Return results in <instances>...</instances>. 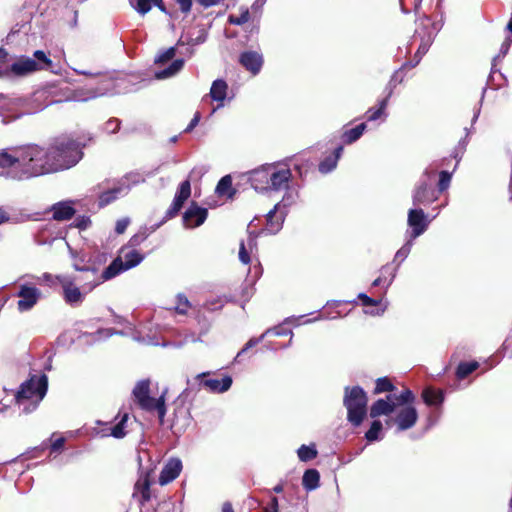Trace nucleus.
Returning <instances> with one entry per match:
<instances>
[{
  "label": "nucleus",
  "instance_id": "obj_1",
  "mask_svg": "<svg viewBox=\"0 0 512 512\" xmlns=\"http://www.w3.org/2000/svg\"><path fill=\"white\" fill-rule=\"evenodd\" d=\"M83 157L80 144L62 136L47 148L36 144L0 149L1 175L22 181L68 169Z\"/></svg>",
  "mask_w": 512,
  "mask_h": 512
},
{
  "label": "nucleus",
  "instance_id": "obj_2",
  "mask_svg": "<svg viewBox=\"0 0 512 512\" xmlns=\"http://www.w3.org/2000/svg\"><path fill=\"white\" fill-rule=\"evenodd\" d=\"M48 378L45 374L33 375L23 382L17 391L16 402L22 406L25 414L31 413L40 404L47 393Z\"/></svg>",
  "mask_w": 512,
  "mask_h": 512
},
{
  "label": "nucleus",
  "instance_id": "obj_3",
  "mask_svg": "<svg viewBox=\"0 0 512 512\" xmlns=\"http://www.w3.org/2000/svg\"><path fill=\"white\" fill-rule=\"evenodd\" d=\"M77 269L85 273V280H89V283L83 287L84 292L75 285L74 280L69 276L57 275L56 277L62 287L64 301L72 307H77L84 301L85 294L92 290L90 287L94 284L97 277H100L99 270L96 267ZM76 280H84V278H76Z\"/></svg>",
  "mask_w": 512,
  "mask_h": 512
},
{
  "label": "nucleus",
  "instance_id": "obj_4",
  "mask_svg": "<svg viewBox=\"0 0 512 512\" xmlns=\"http://www.w3.org/2000/svg\"><path fill=\"white\" fill-rule=\"evenodd\" d=\"M168 388H165L158 398L150 396V380L143 379L136 383L132 390V395L135 403L144 411H156L160 424L164 423V418L167 412L165 397Z\"/></svg>",
  "mask_w": 512,
  "mask_h": 512
},
{
  "label": "nucleus",
  "instance_id": "obj_5",
  "mask_svg": "<svg viewBox=\"0 0 512 512\" xmlns=\"http://www.w3.org/2000/svg\"><path fill=\"white\" fill-rule=\"evenodd\" d=\"M144 260V255L140 253L136 249H131L129 247H123L120 250V254L116 257L108 267H106L100 277L94 281V284L90 287V289H94L96 286L101 284L106 280H110L117 276L118 274L127 271L131 268L136 267Z\"/></svg>",
  "mask_w": 512,
  "mask_h": 512
},
{
  "label": "nucleus",
  "instance_id": "obj_6",
  "mask_svg": "<svg viewBox=\"0 0 512 512\" xmlns=\"http://www.w3.org/2000/svg\"><path fill=\"white\" fill-rule=\"evenodd\" d=\"M367 402V394L360 386L345 387L343 405L347 409V420L354 427L360 426L366 417Z\"/></svg>",
  "mask_w": 512,
  "mask_h": 512
},
{
  "label": "nucleus",
  "instance_id": "obj_7",
  "mask_svg": "<svg viewBox=\"0 0 512 512\" xmlns=\"http://www.w3.org/2000/svg\"><path fill=\"white\" fill-rule=\"evenodd\" d=\"M284 190L285 193L281 201H279L266 216L267 224L263 232L267 234H276L282 229L288 209L296 204L299 198V193L296 189L288 186V188Z\"/></svg>",
  "mask_w": 512,
  "mask_h": 512
},
{
  "label": "nucleus",
  "instance_id": "obj_8",
  "mask_svg": "<svg viewBox=\"0 0 512 512\" xmlns=\"http://www.w3.org/2000/svg\"><path fill=\"white\" fill-rule=\"evenodd\" d=\"M414 401L415 395L410 389H404L400 393H390L386 398H380L371 405L369 415L371 418L382 415L390 417L398 407L412 404Z\"/></svg>",
  "mask_w": 512,
  "mask_h": 512
},
{
  "label": "nucleus",
  "instance_id": "obj_9",
  "mask_svg": "<svg viewBox=\"0 0 512 512\" xmlns=\"http://www.w3.org/2000/svg\"><path fill=\"white\" fill-rule=\"evenodd\" d=\"M52 64L51 59L42 50H36L33 58L21 56L10 65V72L14 76L23 77L39 70H46Z\"/></svg>",
  "mask_w": 512,
  "mask_h": 512
},
{
  "label": "nucleus",
  "instance_id": "obj_10",
  "mask_svg": "<svg viewBox=\"0 0 512 512\" xmlns=\"http://www.w3.org/2000/svg\"><path fill=\"white\" fill-rule=\"evenodd\" d=\"M434 175L435 169H431L430 167H427L422 173L412 194L414 206H426L439 198L438 192L431 185Z\"/></svg>",
  "mask_w": 512,
  "mask_h": 512
},
{
  "label": "nucleus",
  "instance_id": "obj_11",
  "mask_svg": "<svg viewBox=\"0 0 512 512\" xmlns=\"http://www.w3.org/2000/svg\"><path fill=\"white\" fill-rule=\"evenodd\" d=\"M393 416L388 417L386 420L387 426H396V432L406 431L411 429L417 422L418 412L412 404H404L394 411Z\"/></svg>",
  "mask_w": 512,
  "mask_h": 512
},
{
  "label": "nucleus",
  "instance_id": "obj_12",
  "mask_svg": "<svg viewBox=\"0 0 512 512\" xmlns=\"http://www.w3.org/2000/svg\"><path fill=\"white\" fill-rule=\"evenodd\" d=\"M191 195V184L188 179L184 180L180 183L177 191L175 193L174 199L167 209L165 217L159 223L153 225L151 231H156L161 225H163L167 220L175 217L179 211L182 209L184 203L188 200Z\"/></svg>",
  "mask_w": 512,
  "mask_h": 512
},
{
  "label": "nucleus",
  "instance_id": "obj_13",
  "mask_svg": "<svg viewBox=\"0 0 512 512\" xmlns=\"http://www.w3.org/2000/svg\"><path fill=\"white\" fill-rule=\"evenodd\" d=\"M143 181L144 178L138 173L127 174L124 178L121 179L118 186L101 194L100 204L107 205L114 201L118 196L126 195L132 185H136Z\"/></svg>",
  "mask_w": 512,
  "mask_h": 512
},
{
  "label": "nucleus",
  "instance_id": "obj_14",
  "mask_svg": "<svg viewBox=\"0 0 512 512\" xmlns=\"http://www.w3.org/2000/svg\"><path fill=\"white\" fill-rule=\"evenodd\" d=\"M119 80L120 79H113L112 77H105V79L102 81L104 84L103 88H100L99 90H89L86 92L83 90H76L74 91L71 99L74 101H88L108 93H118L120 92L118 83Z\"/></svg>",
  "mask_w": 512,
  "mask_h": 512
},
{
  "label": "nucleus",
  "instance_id": "obj_15",
  "mask_svg": "<svg viewBox=\"0 0 512 512\" xmlns=\"http://www.w3.org/2000/svg\"><path fill=\"white\" fill-rule=\"evenodd\" d=\"M17 296L20 298L17 302V308L20 312L31 310L38 302L41 292L39 289L27 284H22L19 287Z\"/></svg>",
  "mask_w": 512,
  "mask_h": 512
},
{
  "label": "nucleus",
  "instance_id": "obj_16",
  "mask_svg": "<svg viewBox=\"0 0 512 512\" xmlns=\"http://www.w3.org/2000/svg\"><path fill=\"white\" fill-rule=\"evenodd\" d=\"M208 375V372L200 373L196 376V380H199V384L206 388L209 392L219 394L224 393L231 388L233 383L231 376L226 375L222 379H206L205 377Z\"/></svg>",
  "mask_w": 512,
  "mask_h": 512
},
{
  "label": "nucleus",
  "instance_id": "obj_17",
  "mask_svg": "<svg viewBox=\"0 0 512 512\" xmlns=\"http://www.w3.org/2000/svg\"><path fill=\"white\" fill-rule=\"evenodd\" d=\"M291 179L292 172L289 168H278L272 164V169H270L269 191H281L288 188Z\"/></svg>",
  "mask_w": 512,
  "mask_h": 512
},
{
  "label": "nucleus",
  "instance_id": "obj_18",
  "mask_svg": "<svg viewBox=\"0 0 512 512\" xmlns=\"http://www.w3.org/2000/svg\"><path fill=\"white\" fill-rule=\"evenodd\" d=\"M208 216L206 208L198 206L197 203L192 202L190 206L183 213V223L186 228H196L201 226Z\"/></svg>",
  "mask_w": 512,
  "mask_h": 512
},
{
  "label": "nucleus",
  "instance_id": "obj_19",
  "mask_svg": "<svg viewBox=\"0 0 512 512\" xmlns=\"http://www.w3.org/2000/svg\"><path fill=\"white\" fill-rule=\"evenodd\" d=\"M239 63L252 75L256 76L260 73L264 58L259 51L247 50L239 55Z\"/></svg>",
  "mask_w": 512,
  "mask_h": 512
},
{
  "label": "nucleus",
  "instance_id": "obj_20",
  "mask_svg": "<svg viewBox=\"0 0 512 512\" xmlns=\"http://www.w3.org/2000/svg\"><path fill=\"white\" fill-rule=\"evenodd\" d=\"M407 223L412 228L410 237L416 239L426 231L429 221L422 209H410Z\"/></svg>",
  "mask_w": 512,
  "mask_h": 512
},
{
  "label": "nucleus",
  "instance_id": "obj_21",
  "mask_svg": "<svg viewBox=\"0 0 512 512\" xmlns=\"http://www.w3.org/2000/svg\"><path fill=\"white\" fill-rule=\"evenodd\" d=\"M270 169H272V164L263 165L257 169H254L249 174V181L251 186L259 192H267L269 191V178H270Z\"/></svg>",
  "mask_w": 512,
  "mask_h": 512
},
{
  "label": "nucleus",
  "instance_id": "obj_22",
  "mask_svg": "<svg viewBox=\"0 0 512 512\" xmlns=\"http://www.w3.org/2000/svg\"><path fill=\"white\" fill-rule=\"evenodd\" d=\"M441 29V25H439L438 23H433L432 24V28L431 30L427 33L426 36L422 37L421 38V43L418 47V50L417 52L415 53L414 55V61L412 62H407L405 63L402 68H405V67H415L419 64V62L421 61L422 57L427 53V51L429 50L434 38H435V35L438 33V31Z\"/></svg>",
  "mask_w": 512,
  "mask_h": 512
},
{
  "label": "nucleus",
  "instance_id": "obj_23",
  "mask_svg": "<svg viewBox=\"0 0 512 512\" xmlns=\"http://www.w3.org/2000/svg\"><path fill=\"white\" fill-rule=\"evenodd\" d=\"M182 470V462L179 458H171L163 467L160 476L159 484L166 485L175 480Z\"/></svg>",
  "mask_w": 512,
  "mask_h": 512
},
{
  "label": "nucleus",
  "instance_id": "obj_24",
  "mask_svg": "<svg viewBox=\"0 0 512 512\" xmlns=\"http://www.w3.org/2000/svg\"><path fill=\"white\" fill-rule=\"evenodd\" d=\"M52 217L57 221H65L71 219L75 214L72 201H60L51 207Z\"/></svg>",
  "mask_w": 512,
  "mask_h": 512
},
{
  "label": "nucleus",
  "instance_id": "obj_25",
  "mask_svg": "<svg viewBox=\"0 0 512 512\" xmlns=\"http://www.w3.org/2000/svg\"><path fill=\"white\" fill-rule=\"evenodd\" d=\"M343 152V147L338 146L332 155L327 156L324 160H322L318 166L319 171L322 174H327L333 171L336 166L341 154Z\"/></svg>",
  "mask_w": 512,
  "mask_h": 512
},
{
  "label": "nucleus",
  "instance_id": "obj_26",
  "mask_svg": "<svg viewBox=\"0 0 512 512\" xmlns=\"http://www.w3.org/2000/svg\"><path fill=\"white\" fill-rule=\"evenodd\" d=\"M228 85L226 81L222 79H217L212 83L210 89V96L214 101L221 102L225 100L227 96ZM223 106V104L218 105V107Z\"/></svg>",
  "mask_w": 512,
  "mask_h": 512
},
{
  "label": "nucleus",
  "instance_id": "obj_27",
  "mask_svg": "<svg viewBox=\"0 0 512 512\" xmlns=\"http://www.w3.org/2000/svg\"><path fill=\"white\" fill-rule=\"evenodd\" d=\"M184 66L183 59L174 60L167 68L155 72V78L158 80L168 79L175 76Z\"/></svg>",
  "mask_w": 512,
  "mask_h": 512
},
{
  "label": "nucleus",
  "instance_id": "obj_28",
  "mask_svg": "<svg viewBox=\"0 0 512 512\" xmlns=\"http://www.w3.org/2000/svg\"><path fill=\"white\" fill-rule=\"evenodd\" d=\"M422 398L425 404L429 406H439L444 401V395L441 390L426 388L422 392Z\"/></svg>",
  "mask_w": 512,
  "mask_h": 512
},
{
  "label": "nucleus",
  "instance_id": "obj_29",
  "mask_svg": "<svg viewBox=\"0 0 512 512\" xmlns=\"http://www.w3.org/2000/svg\"><path fill=\"white\" fill-rule=\"evenodd\" d=\"M320 474L316 469H307L302 478V485L307 491L315 490L319 486Z\"/></svg>",
  "mask_w": 512,
  "mask_h": 512
},
{
  "label": "nucleus",
  "instance_id": "obj_30",
  "mask_svg": "<svg viewBox=\"0 0 512 512\" xmlns=\"http://www.w3.org/2000/svg\"><path fill=\"white\" fill-rule=\"evenodd\" d=\"M162 0H129L130 5L140 14L145 15L153 6H159Z\"/></svg>",
  "mask_w": 512,
  "mask_h": 512
},
{
  "label": "nucleus",
  "instance_id": "obj_31",
  "mask_svg": "<svg viewBox=\"0 0 512 512\" xmlns=\"http://www.w3.org/2000/svg\"><path fill=\"white\" fill-rule=\"evenodd\" d=\"M366 127L367 126L365 123H361L354 128L346 130L342 135L343 141L346 144H352L356 142L363 135Z\"/></svg>",
  "mask_w": 512,
  "mask_h": 512
},
{
  "label": "nucleus",
  "instance_id": "obj_32",
  "mask_svg": "<svg viewBox=\"0 0 512 512\" xmlns=\"http://www.w3.org/2000/svg\"><path fill=\"white\" fill-rule=\"evenodd\" d=\"M127 420H128V414L125 413L121 420L115 424L112 428H110V433H103L102 436H112L114 438H117V439H121L123 437H125L126 435V431H125V427H126V423H127Z\"/></svg>",
  "mask_w": 512,
  "mask_h": 512
},
{
  "label": "nucleus",
  "instance_id": "obj_33",
  "mask_svg": "<svg viewBox=\"0 0 512 512\" xmlns=\"http://www.w3.org/2000/svg\"><path fill=\"white\" fill-rule=\"evenodd\" d=\"M479 367V363L477 361L470 362H461L459 363L456 375L459 379H465L472 372H474Z\"/></svg>",
  "mask_w": 512,
  "mask_h": 512
},
{
  "label": "nucleus",
  "instance_id": "obj_34",
  "mask_svg": "<svg viewBox=\"0 0 512 512\" xmlns=\"http://www.w3.org/2000/svg\"><path fill=\"white\" fill-rule=\"evenodd\" d=\"M206 39H207L206 33L203 30H201V31H199V33L196 37H192V36H186L185 38L181 37L180 40L178 41L177 45L178 46L187 45L189 47H194L196 45L204 43L206 41Z\"/></svg>",
  "mask_w": 512,
  "mask_h": 512
},
{
  "label": "nucleus",
  "instance_id": "obj_35",
  "mask_svg": "<svg viewBox=\"0 0 512 512\" xmlns=\"http://www.w3.org/2000/svg\"><path fill=\"white\" fill-rule=\"evenodd\" d=\"M382 423L380 420H374L371 423L369 430L365 433V438L368 442H373L382 439Z\"/></svg>",
  "mask_w": 512,
  "mask_h": 512
},
{
  "label": "nucleus",
  "instance_id": "obj_36",
  "mask_svg": "<svg viewBox=\"0 0 512 512\" xmlns=\"http://www.w3.org/2000/svg\"><path fill=\"white\" fill-rule=\"evenodd\" d=\"M297 455L302 462H308L317 456V450L314 445H301L297 450Z\"/></svg>",
  "mask_w": 512,
  "mask_h": 512
},
{
  "label": "nucleus",
  "instance_id": "obj_37",
  "mask_svg": "<svg viewBox=\"0 0 512 512\" xmlns=\"http://www.w3.org/2000/svg\"><path fill=\"white\" fill-rule=\"evenodd\" d=\"M395 390V386L388 377H381L376 380L374 388V394H380L383 392L392 393Z\"/></svg>",
  "mask_w": 512,
  "mask_h": 512
},
{
  "label": "nucleus",
  "instance_id": "obj_38",
  "mask_svg": "<svg viewBox=\"0 0 512 512\" xmlns=\"http://www.w3.org/2000/svg\"><path fill=\"white\" fill-rule=\"evenodd\" d=\"M396 271H397V268L391 270L390 265L383 266L382 269H381V276H379L377 279H375L373 281L372 286L376 287V286H379V285L383 284L385 282L384 275L386 273H388V272L390 274V279L387 282V287L390 286L392 284L395 276H396Z\"/></svg>",
  "mask_w": 512,
  "mask_h": 512
},
{
  "label": "nucleus",
  "instance_id": "obj_39",
  "mask_svg": "<svg viewBox=\"0 0 512 512\" xmlns=\"http://www.w3.org/2000/svg\"><path fill=\"white\" fill-rule=\"evenodd\" d=\"M272 330L271 329H267L260 337L258 338H251L246 344L245 346L237 353L236 357H235V361L239 362L240 361V357L247 351L249 350L250 348L256 346L258 343H260L267 335L270 334Z\"/></svg>",
  "mask_w": 512,
  "mask_h": 512
},
{
  "label": "nucleus",
  "instance_id": "obj_40",
  "mask_svg": "<svg viewBox=\"0 0 512 512\" xmlns=\"http://www.w3.org/2000/svg\"><path fill=\"white\" fill-rule=\"evenodd\" d=\"M149 487H150V480H149V474H146L144 477H141L135 484V488L141 492L142 498L144 500H149L150 494H149Z\"/></svg>",
  "mask_w": 512,
  "mask_h": 512
},
{
  "label": "nucleus",
  "instance_id": "obj_41",
  "mask_svg": "<svg viewBox=\"0 0 512 512\" xmlns=\"http://www.w3.org/2000/svg\"><path fill=\"white\" fill-rule=\"evenodd\" d=\"M152 227L151 226L150 228H143L142 230H140L137 234L133 235L130 240H129V245L131 247H135V246H138L140 245L143 241H145L147 239V237L153 233L154 231H151L152 230Z\"/></svg>",
  "mask_w": 512,
  "mask_h": 512
},
{
  "label": "nucleus",
  "instance_id": "obj_42",
  "mask_svg": "<svg viewBox=\"0 0 512 512\" xmlns=\"http://www.w3.org/2000/svg\"><path fill=\"white\" fill-rule=\"evenodd\" d=\"M414 239L415 238L410 237V239L404 243V245L396 252L394 261H399L400 264L408 257L411 252Z\"/></svg>",
  "mask_w": 512,
  "mask_h": 512
},
{
  "label": "nucleus",
  "instance_id": "obj_43",
  "mask_svg": "<svg viewBox=\"0 0 512 512\" xmlns=\"http://www.w3.org/2000/svg\"><path fill=\"white\" fill-rule=\"evenodd\" d=\"M401 69H402V67L393 73L388 84L385 87V92L388 93V97L392 96L396 86L398 84L402 83V81H403V76L401 75Z\"/></svg>",
  "mask_w": 512,
  "mask_h": 512
},
{
  "label": "nucleus",
  "instance_id": "obj_44",
  "mask_svg": "<svg viewBox=\"0 0 512 512\" xmlns=\"http://www.w3.org/2000/svg\"><path fill=\"white\" fill-rule=\"evenodd\" d=\"M226 300L224 297L218 296L211 299H208L204 304L203 308L208 311H217L222 309V307L225 305Z\"/></svg>",
  "mask_w": 512,
  "mask_h": 512
},
{
  "label": "nucleus",
  "instance_id": "obj_45",
  "mask_svg": "<svg viewBox=\"0 0 512 512\" xmlns=\"http://www.w3.org/2000/svg\"><path fill=\"white\" fill-rule=\"evenodd\" d=\"M451 178H452L451 172L443 170L439 173L438 191H437L438 194L446 191L449 188Z\"/></svg>",
  "mask_w": 512,
  "mask_h": 512
},
{
  "label": "nucleus",
  "instance_id": "obj_46",
  "mask_svg": "<svg viewBox=\"0 0 512 512\" xmlns=\"http://www.w3.org/2000/svg\"><path fill=\"white\" fill-rule=\"evenodd\" d=\"M114 334H120L123 335V332L121 331H115L113 329H99L93 334H87L86 336L91 337L93 341H99L101 339H106L111 337Z\"/></svg>",
  "mask_w": 512,
  "mask_h": 512
},
{
  "label": "nucleus",
  "instance_id": "obj_47",
  "mask_svg": "<svg viewBox=\"0 0 512 512\" xmlns=\"http://www.w3.org/2000/svg\"><path fill=\"white\" fill-rule=\"evenodd\" d=\"M232 187V178L230 175L223 176L217 186H216V193L219 195H224L228 192L229 189Z\"/></svg>",
  "mask_w": 512,
  "mask_h": 512
},
{
  "label": "nucleus",
  "instance_id": "obj_48",
  "mask_svg": "<svg viewBox=\"0 0 512 512\" xmlns=\"http://www.w3.org/2000/svg\"><path fill=\"white\" fill-rule=\"evenodd\" d=\"M177 305L175 310L179 314H186L189 307H191V303L188 298L184 294H178L177 297Z\"/></svg>",
  "mask_w": 512,
  "mask_h": 512
},
{
  "label": "nucleus",
  "instance_id": "obj_49",
  "mask_svg": "<svg viewBox=\"0 0 512 512\" xmlns=\"http://www.w3.org/2000/svg\"><path fill=\"white\" fill-rule=\"evenodd\" d=\"M250 19V13L248 8H243L239 16L230 15L229 22L233 25H243Z\"/></svg>",
  "mask_w": 512,
  "mask_h": 512
},
{
  "label": "nucleus",
  "instance_id": "obj_50",
  "mask_svg": "<svg viewBox=\"0 0 512 512\" xmlns=\"http://www.w3.org/2000/svg\"><path fill=\"white\" fill-rule=\"evenodd\" d=\"M121 121L117 118H111L104 124V131L110 134L116 133L120 129Z\"/></svg>",
  "mask_w": 512,
  "mask_h": 512
},
{
  "label": "nucleus",
  "instance_id": "obj_51",
  "mask_svg": "<svg viewBox=\"0 0 512 512\" xmlns=\"http://www.w3.org/2000/svg\"><path fill=\"white\" fill-rule=\"evenodd\" d=\"M73 225L79 230H85L91 225L90 217L86 215H80L75 218Z\"/></svg>",
  "mask_w": 512,
  "mask_h": 512
},
{
  "label": "nucleus",
  "instance_id": "obj_52",
  "mask_svg": "<svg viewBox=\"0 0 512 512\" xmlns=\"http://www.w3.org/2000/svg\"><path fill=\"white\" fill-rule=\"evenodd\" d=\"M174 56H175V48L170 47V48L166 49L164 52H162L161 54H159L156 57L155 62L156 63H165V62L171 60Z\"/></svg>",
  "mask_w": 512,
  "mask_h": 512
},
{
  "label": "nucleus",
  "instance_id": "obj_53",
  "mask_svg": "<svg viewBox=\"0 0 512 512\" xmlns=\"http://www.w3.org/2000/svg\"><path fill=\"white\" fill-rule=\"evenodd\" d=\"M366 116L368 121H376L382 116L386 117V113L380 110L379 108H370L366 112Z\"/></svg>",
  "mask_w": 512,
  "mask_h": 512
},
{
  "label": "nucleus",
  "instance_id": "obj_54",
  "mask_svg": "<svg viewBox=\"0 0 512 512\" xmlns=\"http://www.w3.org/2000/svg\"><path fill=\"white\" fill-rule=\"evenodd\" d=\"M467 141L466 139H462L458 143V147L453 152V157L456 159L457 163L461 160L462 154L466 149Z\"/></svg>",
  "mask_w": 512,
  "mask_h": 512
},
{
  "label": "nucleus",
  "instance_id": "obj_55",
  "mask_svg": "<svg viewBox=\"0 0 512 512\" xmlns=\"http://www.w3.org/2000/svg\"><path fill=\"white\" fill-rule=\"evenodd\" d=\"M239 260L243 263V264H248L250 262V256H249V253L246 249V244L244 243V241H241L240 243V247H239Z\"/></svg>",
  "mask_w": 512,
  "mask_h": 512
},
{
  "label": "nucleus",
  "instance_id": "obj_56",
  "mask_svg": "<svg viewBox=\"0 0 512 512\" xmlns=\"http://www.w3.org/2000/svg\"><path fill=\"white\" fill-rule=\"evenodd\" d=\"M358 298L362 301V304L364 306H377L379 304V301L378 300H375L371 297H369L367 294L365 293H360L358 295Z\"/></svg>",
  "mask_w": 512,
  "mask_h": 512
},
{
  "label": "nucleus",
  "instance_id": "obj_57",
  "mask_svg": "<svg viewBox=\"0 0 512 512\" xmlns=\"http://www.w3.org/2000/svg\"><path fill=\"white\" fill-rule=\"evenodd\" d=\"M129 222L130 221H129L128 218L119 219L116 222V226H115L116 233H118V234L124 233L125 230L127 229L128 225H129Z\"/></svg>",
  "mask_w": 512,
  "mask_h": 512
},
{
  "label": "nucleus",
  "instance_id": "obj_58",
  "mask_svg": "<svg viewBox=\"0 0 512 512\" xmlns=\"http://www.w3.org/2000/svg\"><path fill=\"white\" fill-rule=\"evenodd\" d=\"M272 331L270 332V334H274L275 336H286V335H290V338H292L293 336V332L291 330H287L283 327H274V328H270Z\"/></svg>",
  "mask_w": 512,
  "mask_h": 512
},
{
  "label": "nucleus",
  "instance_id": "obj_59",
  "mask_svg": "<svg viewBox=\"0 0 512 512\" xmlns=\"http://www.w3.org/2000/svg\"><path fill=\"white\" fill-rule=\"evenodd\" d=\"M133 339L138 341V342H140V343H144V344H147V345H153V346L159 345V342L157 340H154V338H151V337H148L146 339L145 337H141V336L135 335L133 337Z\"/></svg>",
  "mask_w": 512,
  "mask_h": 512
},
{
  "label": "nucleus",
  "instance_id": "obj_60",
  "mask_svg": "<svg viewBox=\"0 0 512 512\" xmlns=\"http://www.w3.org/2000/svg\"><path fill=\"white\" fill-rule=\"evenodd\" d=\"M65 443V439L63 437L56 439L50 446L51 453L60 451Z\"/></svg>",
  "mask_w": 512,
  "mask_h": 512
},
{
  "label": "nucleus",
  "instance_id": "obj_61",
  "mask_svg": "<svg viewBox=\"0 0 512 512\" xmlns=\"http://www.w3.org/2000/svg\"><path fill=\"white\" fill-rule=\"evenodd\" d=\"M177 3L183 13H188L191 10L192 0H177Z\"/></svg>",
  "mask_w": 512,
  "mask_h": 512
},
{
  "label": "nucleus",
  "instance_id": "obj_62",
  "mask_svg": "<svg viewBox=\"0 0 512 512\" xmlns=\"http://www.w3.org/2000/svg\"><path fill=\"white\" fill-rule=\"evenodd\" d=\"M266 512H278V499L277 497H271L270 503L265 509Z\"/></svg>",
  "mask_w": 512,
  "mask_h": 512
},
{
  "label": "nucleus",
  "instance_id": "obj_63",
  "mask_svg": "<svg viewBox=\"0 0 512 512\" xmlns=\"http://www.w3.org/2000/svg\"><path fill=\"white\" fill-rule=\"evenodd\" d=\"M57 276H53L50 273H44L41 277V279L45 282H47L50 286L55 285L58 280L56 279Z\"/></svg>",
  "mask_w": 512,
  "mask_h": 512
},
{
  "label": "nucleus",
  "instance_id": "obj_64",
  "mask_svg": "<svg viewBox=\"0 0 512 512\" xmlns=\"http://www.w3.org/2000/svg\"><path fill=\"white\" fill-rule=\"evenodd\" d=\"M200 120V116L198 114H196L193 119L190 121V123L188 124V126L185 128V132H190L194 129V127L198 124Z\"/></svg>",
  "mask_w": 512,
  "mask_h": 512
}]
</instances>
